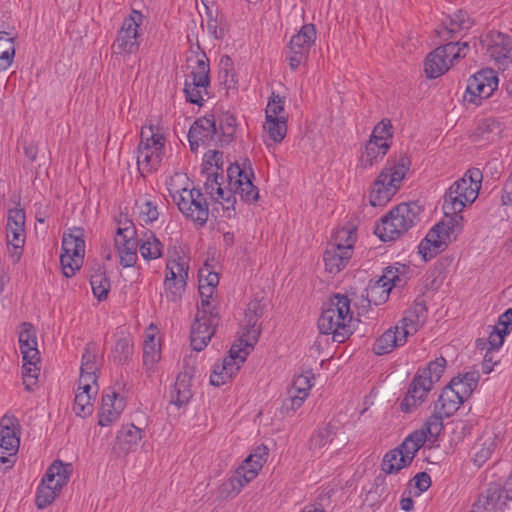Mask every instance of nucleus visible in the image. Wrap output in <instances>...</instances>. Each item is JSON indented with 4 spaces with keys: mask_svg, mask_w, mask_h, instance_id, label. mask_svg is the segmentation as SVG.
I'll use <instances>...</instances> for the list:
<instances>
[{
    "mask_svg": "<svg viewBox=\"0 0 512 512\" xmlns=\"http://www.w3.org/2000/svg\"><path fill=\"white\" fill-rule=\"evenodd\" d=\"M411 160L406 154L390 158L372 185L369 202L372 206H385L401 187L409 171Z\"/></svg>",
    "mask_w": 512,
    "mask_h": 512,
    "instance_id": "f03ea898",
    "label": "nucleus"
},
{
    "mask_svg": "<svg viewBox=\"0 0 512 512\" xmlns=\"http://www.w3.org/2000/svg\"><path fill=\"white\" fill-rule=\"evenodd\" d=\"M263 310L264 306L259 300H252L245 311L246 325L237 343L249 350H252L258 342L261 331L257 324L263 315Z\"/></svg>",
    "mask_w": 512,
    "mask_h": 512,
    "instance_id": "5701e85b",
    "label": "nucleus"
},
{
    "mask_svg": "<svg viewBox=\"0 0 512 512\" xmlns=\"http://www.w3.org/2000/svg\"><path fill=\"white\" fill-rule=\"evenodd\" d=\"M353 314L350 299L346 295L335 294L318 319L321 334H331L334 342L343 343L353 333Z\"/></svg>",
    "mask_w": 512,
    "mask_h": 512,
    "instance_id": "f257e3e1",
    "label": "nucleus"
},
{
    "mask_svg": "<svg viewBox=\"0 0 512 512\" xmlns=\"http://www.w3.org/2000/svg\"><path fill=\"white\" fill-rule=\"evenodd\" d=\"M188 271V260L185 256L178 255L176 258H171L167 261L166 275L168 276H172L180 281L187 282Z\"/></svg>",
    "mask_w": 512,
    "mask_h": 512,
    "instance_id": "09e8293b",
    "label": "nucleus"
},
{
    "mask_svg": "<svg viewBox=\"0 0 512 512\" xmlns=\"http://www.w3.org/2000/svg\"><path fill=\"white\" fill-rule=\"evenodd\" d=\"M446 368V359L444 357L436 358L429 362L428 366L417 373L418 376H425L426 380H431L432 385L438 382Z\"/></svg>",
    "mask_w": 512,
    "mask_h": 512,
    "instance_id": "13d9d810",
    "label": "nucleus"
},
{
    "mask_svg": "<svg viewBox=\"0 0 512 512\" xmlns=\"http://www.w3.org/2000/svg\"><path fill=\"white\" fill-rule=\"evenodd\" d=\"M125 400L115 391L102 396L98 424L108 426L115 422L125 408Z\"/></svg>",
    "mask_w": 512,
    "mask_h": 512,
    "instance_id": "bb28decb",
    "label": "nucleus"
},
{
    "mask_svg": "<svg viewBox=\"0 0 512 512\" xmlns=\"http://www.w3.org/2000/svg\"><path fill=\"white\" fill-rule=\"evenodd\" d=\"M498 77L492 69H482L472 75L466 87L464 101L480 105L489 98L498 87Z\"/></svg>",
    "mask_w": 512,
    "mask_h": 512,
    "instance_id": "dca6fc26",
    "label": "nucleus"
},
{
    "mask_svg": "<svg viewBox=\"0 0 512 512\" xmlns=\"http://www.w3.org/2000/svg\"><path fill=\"white\" fill-rule=\"evenodd\" d=\"M495 447L491 437L479 439L473 446V461L481 467L491 456Z\"/></svg>",
    "mask_w": 512,
    "mask_h": 512,
    "instance_id": "49530a36",
    "label": "nucleus"
},
{
    "mask_svg": "<svg viewBox=\"0 0 512 512\" xmlns=\"http://www.w3.org/2000/svg\"><path fill=\"white\" fill-rule=\"evenodd\" d=\"M250 351L241 344H233L229 350V356L225 357L221 364H215L210 375V384L219 387L230 381L240 369Z\"/></svg>",
    "mask_w": 512,
    "mask_h": 512,
    "instance_id": "f3484780",
    "label": "nucleus"
},
{
    "mask_svg": "<svg viewBox=\"0 0 512 512\" xmlns=\"http://www.w3.org/2000/svg\"><path fill=\"white\" fill-rule=\"evenodd\" d=\"M195 373L194 359L189 356L184 359L183 370L178 374L170 391L171 404L181 408L190 401L192 398L191 382Z\"/></svg>",
    "mask_w": 512,
    "mask_h": 512,
    "instance_id": "aec40b11",
    "label": "nucleus"
},
{
    "mask_svg": "<svg viewBox=\"0 0 512 512\" xmlns=\"http://www.w3.org/2000/svg\"><path fill=\"white\" fill-rule=\"evenodd\" d=\"M268 458V448L264 445L258 446L246 459L247 463L254 462V470L248 472L249 476L258 475Z\"/></svg>",
    "mask_w": 512,
    "mask_h": 512,
    "instance_id": "0e129e2a",
    "label": "nucleus"
},
{
    "mask_svg": "<svg viewBox=\"0 0 512 512\" xmlns=\"http://www.w3.org/2000/svg\"><path fill=\"white\" fill-rule=\"evenodd\" d=\"M72 473V464L55 460L47 469L36 495V506L44 509L49 506L67 484Z\"/></svg>",
    "mask_w": 512,
    "mask_h": 512,
    "instance_id": "1a4fd4ad",
    "label": "nucleus"
},
{
    "mask_svg": "<svg viewBox=\"0 0 512 512\" xmlns=\"http://www.w3.org/2000/svg\"><path fill=\"white\" fill-rule=\"evenodd\" d=\"M90 284L94 296L99 300H105L110 290V281L102 272H96L90 277Z\"/></svg>",
    "mask_w": 512,
    "mask_h": 512,
    "instance_id": "4d7b16f0",
    "label": "nucleus"
},
{
    "mask_svg": "<svg viewBox=\"0 0 512 512\" xmlns=\"http://www.w3.org/2000/svg\"><path fill=\"white\" fill-rule=\"evenodd\" d=\"M431 389L432 381L426 380L425 376H418L416 374L401 402V410L405 413L412 412L417 406L425 401L428 392Z\"/></svg>",
    "mask_w": 512,
    "mask_h": 512,
    "instance_id": "b1692460",
    "label": "nucleus"
},
{
    "mask_svg": "<svg viewBox=\"0 0 512 512\" xmlns=\"http://www.w3.org/2000/svg\"><path fill=\"white\" fill-rule=\"evenodd\" d=\"M469 50L467 42H448L430 52L424 63L426 77L435 79L446 73Z\"/></svg>",
    "mask_w": 512,
    "mask_h": 512,
    "instance_id": "6e6552de",
    "label": "nucleus"
},
{
    "mask_svg": "<svg viewBox=\"0 0 512 512\" xmlns=\"http://www.w3.org/2000/svg\"><path fill=\"white\" fill-rule=\"evenodd\" d=\"M217 136L218 130L214 115L198 118L188 132L190 148L196 152L200 145L209 146L212 142L218 141Z\"/></svg>",
    "mask_w": 512,
    "mask_h": 512,
    "instance_id": "412c9836",
    "label": "nucleus"
},
{
    "mask_svg": "<svg viewBox=\"0 0 512 512\" xmlns=\"http://www.w3.org/2000/svg\"><path fill=\"white\" fill-rule=\"evenodd\" d=\"M284 112V100L275 93H272L267 107H266V119H286L282 113Z\"/></svg>",
    "mask_w": 512,
    "mask_h": 512,
    "instance_id": "338daca9",
    "label": "nucleus"
},
{
    "mask_svg": "<svg viewBox=\"0 0 512 512\" xmlns=\"http://www.w3.org/2000/svg\"><path fill=\"white\" fill-rule=\"evenodd\" d=\"M187 282L166 275L164 281L165 296L169 301L175 302L181 298Z\"/></svg>",
    "mask_w": 512,
    "mask_h": 512,
    "instance_id": "bf43d9fd",
    "label": "nucleus"
},
{
    "mask_svg": "<svg viewBox=\"0 0 512 512\" xmlns=\"http://www.w3.org/2000/svg\"><path fill=\"white\" fill-rule=\"evenodd\" d=\"M389 148L390 143H378L376 140L369 139L365 145V150L360 157L361 167L367 169L373 166L386 155Z\"/></svg>",
    "mask_w": 512,
    "mask_h": 512,
    "instance_id": "72a5a7b5",
    "label": "nucleus"
},
{
    "mask_svg": "<svg viewBox=\"0 0 512 512\" xmlns=\"http://www.w3.org/2000/svg\"><path fill=\"white\" fill-rule=\"evenodd\" d=\"M220 78L228 88L236 84L232 59L229 56H222L220 59Z\"/></svg>",
    "mask_w": 512,
    "mask_h": 512,
    "instance_id": "e2e57ef3",
    "label": "nucleus"
},
{
    "mask_svg": "<svg viewBox=\"0 0 512 512\" xmlns=\"http://www.w3.org/2000/svg\"><path fill=\"white\" fill-rule=\"evenodd\" d=\"M100 364L97 356V346L93 342L87 343L84 352L82 354V361L80 367V375L87 376H98Z\"/></svg>",
    "mask_w": 512,
    "mask_h": 512,
    "instance_id": "e433bc0d",
    "label": "nucleus"
},
{
    "mask_svg": "<svg viewBox=\"0 0 512 512\" xmlns=\"http://www.w3.org/2000/svg\"><path fill=\"white\" fill-rule=\"evenodd\" d=\"M316 39V30L313 24L303 25L289 42V65L292 70L297 69L307 59L309 50Z\"/></svg>",
    "mask_w": 512,
    "mask_h": 512,
    "instance_id": "6ab92c4d",
    "label": "nucleus"
},
{
    "mask_svg": "<svg viewBox=\"0 0 512 512\" xmlns=\"http://www.w3.org/2000/svg\"><path fill=\"white\" fill-rule=\"evenodd\" d=\"M84 254L85 241L83 239V230L76 228L73 233L64 234L60 264L65 277L74 276L76 271L81 268Z\"/></svg>",
    "mask_w": 512,
    "mask_h": 512,
    "instance_id": "f8f14e48",
    "label": "nucleus"
},
{
    "mask_svg": "<svg viewBox=\"0 0 512 512\" xmlns=\"http://www.w3.org/2000/svg\"><path fill=\"white\" fill-rule=\"evenodd\" d=\"M485 54L500 70H506L512 65V37L507 34L491 31L480 40Z\"/></svg>",
    "mask_w": 512,
    "mask_h": 512,
    "instance_id": "ddd939ff",
    "label": "nucleus"
},
{
    "mask_svg": "<svg viewBox=\"0 0 512 512\" xmlns=\"http://www.w3.org/2000/svg\"><path fill=\"white\" fill-rule=\"evenodd\" d=\"M352 256V251L344 248V251L339 250V246L331 248L327 246L324 254L323 261L325 269L331 274H337L342 271L349 263Z\"/></svg>",
    "mask_w": 512,
    "mask_h": 512,
    "instance_id": "2f4dec72",
    "label": "nucleus"
},
{
    "mask_svg": "<svg viewBox=\"0 0 512 512\" xmlns=\"http://www.w3.org/2000/svg\"><path fill=\"white\" fill-rule=\"evenodd\" d=\"M19 423L16 417L4 415L0 419V469H11L20 445Z\"/></svg>",
    "mask_w": 512,
    "mask_h": 512,
    "instance_id": "9b49d317",
    "label": "nucleus"
},
{
    "mask_svg": "<svg viewBox=\"0 0 512 512\" xmlns=\"http://www.w3.org/2000/svg\"><path fill=\"white\" fill-rule=\"evenodd\" d=\"M96 391L93 394H87L86 392H77L74 399L73 411L76 416L85 418L93 413V399Z\"/></svg>",
    "mask_w": 512,
    "mask_h": 512,
    "instance_id": "8fccbe9b",
    "label": "nucleus"
},
{
    "mask_svg": "<svg viewBox=\"0 0 512 512\" xmlns=\"http://www.w3.org/2000/svg\"><path fill=\"white\" fill-rule=\"evenodd\" d=\"M473 24V20L466 11L458 10L447 16L442 27L437 29L436 32L443 41H448L462 31L470 29Z\"/></svg>",
    "mask_w": 512,
    "mask_h": 512,
    "instance_id": "a878e982",
    "label": "nucleus"
},
{
    "mask_svg": "<svg viewBox=\"0 0 512 512\" xmlns=\"http://www.w3.org/2000/svg\"><path fill=\"white\" fill-rule=\"evenodd\" d=\"M142 439V430L133 424L122 426L117 434V442L120 448L125 451H131Z\"/></svg>",
    "mask_w": 512,
    "mask_h": 512,
    "instance_id": "4c0bfd02",
    "label": "nucleus"
},
{
    "mask_svg": "<svg viewBox=\"0 0 512 512\" xmlns=\"http://www.w3.org/2000/svg\"><path fill=\"white\" fill-rule=\"evenodd\" d=\"M356 231L354 228H341L337 230L333 236V240L328 244L331 248L339 246V250L344 251V248L353 252L354 244L356 242Z\"/></svg>",
    "mask_w": 512,
    "mask_h": 512,
    "instance_id": "c03bdc74",
    "label": "nucleus"
},
{
    "mask_svg": "<svg viewBox=\"0 0 512 512\" xmlns=\"http://www.w3.org/2000/svg\"><path fill=\"white\" fill-rule=\"evenodd\" d=\"M252 178L254 176H244V180L233 181V184L236 185L233 189L235 194H238L246 203L256 202L259 198V190L252 183Z\"/></svg>",
    "mask_w": 512,
    "mask_h": 512,
    "instance_id": "a19ab883",
    "label": "nucleus"
},
{
    "mask_svg": "<svg viewBox=\"0 0 512 512\" xmlns=\"http://www.w3.org/2000/svg\"><path fill=\"white\" fill-rule=\"evenodd\" d=\"M141 256L146 260H154L162 256L163 244L151 231L145 232L139 246Z\"/></svg>",
    "mask_w": 512,
    "mask_h": 512,
    "instance_id": "58836bf2",
    "label": "nucleus"
},
{
    "mask_svg": "<svg viewBox=\"0 0 512 512\" xmlns=\"http://www.w3.org/2000/svg\"><path fill=\"white\" fill-rule=\"evenodd\" d=\"M134 236L135 229L132 223L117 229L114 245L119 254L120 264L123 267H132L137 260L138 242Z\"/></svg>",
    "mask_w": 512,
    "mask_h": 512,
    "instance_id": "4be33fe9",
    "label": "nucleus"
},
{
    "mask_svg": "<svg viewBox=\"0 0 512 512\" xmlns=\"http://www.w3.org/2000/svg\"><path fill=\"white\" fill-rule=\"evenodd\" d=\"M179 211L193 223L204 226L209 217V208L203 193L196 188H183L172 195Z\"/></svg>",
    "mask_w": 512,
    "mask_h": 512,
    "instance_id": "9d476101",
    "label": "nucleus"
},
{
    "mask_svg": "<svg viewBox=\"0 0 512 512\" xmlns=\"http://www.w3.org/2000/svg\"><path fill=\"white\" fill-rule=\"evenodd\" d=\"M468 204L469 202L462 198V194L455 191V188L451 185L444 195L442 208L444 214H457V212H462Z\"/></svg>",
    "mask_w": 512,
    "mask_h": 512,
    "instance_id": "37998d69",
    "label": "nucleus"
},
{
    "mask_svg": "<svg viewBox=\"0 0 512 512\" xmlns=\"http://www.w3.org/2000/svg\"><path fill=\"white\" fill-rule=\"evenodd\" d=\"M482 173L477 168L467 170L464 176L456 180L452 185L455 191L462 194L464 201H468L472 204L477 196L481 187Z\"/></svg>",
    "mask_w": 512,
    "mask_h": 512,
    "instance_id": "cd10ccee",
    "label": "nucleus"
},
{
    "mask_svg": "<svg viewBox=\"0 0 512 512\" xmlns=\"http://www.w3.org/2000/svg\"><path fill=\"white\" fill-rule=\"evenodd\" d=\"M503 131L502 124L494 118H486L479 122L472 137L477 142H494L498 140Z\"/></svg>",
    "mask_w": 512,
    "mask_h": 512,
    "instance_id": "473e14b6",
    "label": "nucleus"
},
{
    "mask_svg": "<svg viewBox=\"0 0 512 512\" xmlns=\"http://www.w3.org/2000/svg\"><path fill=\"white\" fill-rule=\"evenodd\" d=\"M207 305V302L203 304V313L196 315L195 322L191 327V346L197 352L207 346L220 320L219 313L205 314L208 311Z\"/></svg>",
    "mask_w": 512,
    "mask_h": 512,
    "instance_id": "a211bd4d",
    "label": "nucleus"
},
{
    "mask_svg": "<svg viewBox=\"0 0 512 512\" xmlns=\"http://www.w3.org/2000/svg\"><path fill=\"white\" fill-rule=\"evenodd\" d=\"M427 317V308L424 303L417 302L406 311L400 321L399 330L407 338L415 334L424 324Z\"/></svg>",
    "mask_w": 512,
    "mask_h": 512,
    "instance_id": "c85d7f7f",
    "label": "nucleus"
},
{
    "mask_svg": "<svg viewBox=\"0 0 512 512\" xmlns=\"http://www.w3.org/2000/svg\"><path fill=\"white\" fill-rule=\"evenodd\" d=\"M20 351L23 359L22 377L27 391H32L37 383L40 371V353L37 348V337L30 323H23L19 334Z\"/></svg>",
    "mask_w": 512,
    "mask_h": 512,
    "instance_id": "0eeeda50",
    "label": "nucleus"
},
{
    "mask_svg": "<svg viewBox=\"0 0 512 512\" xmlns=\"http://www.w3.org/2000/svg\"><path fill=\"white\" fill-rule=\"evenodd\" d=\"M507 333L502 332V329L500 327L494 326L492 328V331L489 333V337L487 341L483 339L477 340V346L481 349H485L486 345H489L488 350H495L499 349L504 342V337Z\"/></svg>",
    "mask_w": 512,
    "mask_h": 512,
    "instance_id": "69168bd1",
    "label": "nucleus"
},
{
    "mask_svg": "<svg viewBox=\"0 0 512 512\" xmlns=\"http://www.w3.org/2000/svg\"><path fill=\"white\" fill-rule=\"evenodd\" d=\"M479 378V372L472 370L452 378L449 384L467 400L476 389Z\"/></svg>",
    "mask_w": 512,
    "mask_h": 512,
    "instance_id": "f704fd0d",
    "label": "nucleus"
},
{
    "mask_svg": "<svg viewBox=\"0 0 512 512\" xmlns=\"http://www.w3.org/2000/svg\"><path fill=\"white\" fill-rule=\"evenodd\" d=\"M398 281H400V279L395 275L392 268H387L380 279L370 282L366 288V297L369 303L378 305L379 303L384 302L388 298L392 287L397 286Z\"/></svg>",
    "mask_w": 512,
    "mask_h": 512,
    "instance_id": "393cba45",
    "label": "nucleus"
},
{
    "mask_svg": "<svg viewBox=\"0 0 512 512\" xmlns=\"http://www.w3.org/2000/svg\"><path fill=\"white\" fill-rule=\"evenodd\" d=\"M140 136L137 165L139 172L144 176L159 166L164 153L165 138L159 128L153 125L142 127Z\"/></svg>",
    "mask_w": 512,
    "mask_h": 512,
    "instance_id": "423d86ee",
    "label": "nucleus"
},
{
    "mask_svg": "<svg viewBox=\"0 0 512 512\" xmlns=\"http://www.w3.org/2000/svg\"><path fill=\"white\" fill-rule=\"evenodd\" d=\"M445 416L434 410L433 414L426 420L424 426L419 431L424 432L425 439L427 435L436 438L443 429V418Z\"/></svg>",
    "mask_w": 512,
    "mask_h": 512,
    "instance_id": "680f3d73",
    "label": "nucleus"
},
{
    "mask_svg": "<svg viewBox=\"0 0 512 512\" xmlns=\"http://www.w3.org/2000/svg\"><path fill=\"white\" fill-rule=\"evenodd\" d=\"M420 211V206L415 202L401 203L382 218L375 233L384 242L393 241L416 225Z\"/></svg>",
    "mask_w": 512,
    "mask_h": 512,
    "instance_id": "20e7f679",
    "label": "nucleus"
},
{
    "mask_svg": "<svg viewBox=\"0 0 512 512\" xmlns=\"http://www.w3.org/2000/svg\"><path fill=\"white\" fill-rule=\"evenodd\" d=\"M223 175L217 171L207 172V179L204 183V189L212 200L218 201L224 194L223 192Z\"/></svg>",
    "mask_w": 512,
    "mask_h": 512,
    "instance_id": "864d4df0",
    "label": "nucleus"
},
{
    "mask_svg": "<svg viewBox=\"0 0 512 512\" xmlns=\"http://www.w3.org/2000/svg\"><path fill=\"white\" fill-rule=\"evenodd\" d=\"M401 458H404L401 454V450L395 448L387 452L382 460V470L386 474H393L410 465L409 462L401 461Z\"/></svg>",
    "mask_w": 512,
    "mask_h": 512,
    "instance_id": "603ef678",
    "label": "nucleus"
},
{
    "mask_svg": "<svg viewBox=\"0 0 512 512\" xmlns=\"http://www.w3.org/2000/svg\"><path fill=\"white\" fill-rule=\"evenodd\" d=\"M186 62L189 71L184 83L186 100L192 104L201 105L204 96L208 95L207 89L210 85L209 59L198 45L197 50H191Z\"/></svg>",
    "mask_w": 512,
    "mask_h": 512,
    "instance_id": "7ed1b4c3",
    "label": "nucleus"
},
{
    "mask_svg": "<svg viewBox=\"0 0 512 512\" xmlns=\"http://www.w3.org/2000/svg\"><path fill=\"white\" fill-rule=\"evenodd\" d=\"M244 176H254V172L250 167V162L245 160L243 166L239 164H231L227 169V178H228V186L234 188L236 185L233 184V181L244 180Z\"/></svg>",
    "mask_w": 512,
    "mask_h": 512,
    "instance_id": "052dcab7",
    "label": "nucleus"
},
{
    "mask_svg": "<svg viewBox=\"0 0 512 512\" xmlns=\"http://www.w3.org/2000/svg\"><path fill=\"white\" fill-rule=\"evenodd\" d=\"M139 216L145 223H153L159 217L158 207L155 201L145 199L139 204Z\"/></svg>",
    "mask_w": 512,
    "mask_h": 512,
    "instance_id": "774afa93",
    "label": "nucleus"
},
{
    "mask_svg": "<svg viewBox=\"0 0 512 512\" xmlns=\"http://www.w3.org/2000/svg\"><path fill=\"white\" fill-rule=\"evenodd\" d=\"M142 22L143 15L136 10H133L132 13L124 19L117 39L112 46L115 54L131 55L139 50L138 28Z\"/></svg>",
    "mask_w": 512,
    "mask_h": 512,
    "instance_id": "2eb2a0df",
    "label": "nucleus"
},
{
    "mask_svg": "<svg viewBox=\"0 0 512 512\" xmlns=\"http://www.w3.org/2000/svg\"><path fill=\"white\" fill-rule=\"evenodd\" d=\"M462 220L461 212L445 214V219L429 230L418 246V252L425 261L431 260L447 247L452 236L461 231Z\"/></svg>",
    "mask_w": 512,
    "mask_h": 512,
    "instance_id": "39448f33",
    "label": "nucleus"
},
{
    "mask_svg": "<svg viewBox=\"0 0 512 512\" xmlns=\"http://www.w3.org/2000/svg\"><path fill=\"white\" fill-rule=\"evenodd\" d=\"M218 122V141L221 144H229L236 132V118L232 114L226 112L219 116Z\"/></svg>",
    "mask_w": 512,
    "mask_h": 512,
    "instance_id": "79ce46f5",
    "label": "nucleus"
},
{
    "mask_svg": "<svg viewBox=\"0 0 512 512\" xmlns=\"http://www.w3.org/2000/svg\"><path fill=\"white\" fill-rule=\"evenodd\" d=\"M512 507V474L503 487L490 485L473 504L470 512H493L495 509L503 511Z\"/></svg>",
    "mask_w": 512,
    "mask_h": 512,
    "instance_id": "4468645a",
    "label": "nucleus"
},
{
    "mask_svg": "<svg viewBox=\"0 0 512 512\" xmlns=\"http://www.w3.org/2000/svg\"><path fill=\"white\" fill-rule=\"evenodd\" d=\"M425 443V435L422 431H414L409 434L405 440L396 449L401 450V454L404 458L400 460L403 462L412 463L416 453Z\"/></svg>",
    "mask_w": 512,
    "mask_h": 512,
    "instance_id": "c9c22d12",
    "label": "nucleus"
},
{
    "mask_svg": "<svg viewBox=\"0 0 512 512\" xmlns=\"http://www.w3.org/2000/svg\"><path fill=\"white\" fill-rule=\"evenodd\" d=\"M133 354V344L128 338H120L116 341L112 350L113 361L118 364H126Z\"/></svg>",
    "mask_w": 512,
    "mask_h": 512,
    "instance_id": "6e6d98bb",
    "label": "nucleus"
},
{
    "mask_svg": "<svg viewBox=\"0 0 512 512\" xmlns=\"http://www.w3.org/2000/svg\"><path fill=\"white\" fill-rule=\"evenodd\" d=\"M160 346L156 343L155 337L149 335L145 340L143 348V365L147 370H152L154 365L160 360Z\"/></svg>",
    "mask_w": 512,
    "mask_h": 512,
    "instance_id": "3c124183",
    "label": "nucleus"
},
{
    "mask_svg": "<svg viewBox=\"0 0 512 512\" xmlns=\"http://www.w3.org/2000/svg\"><path fill=\"white\" fill-rule=\"evenodd\" d=\"M263 128L268 132L270 139L280 143L286 136L287 119H266Z\"/></svg>",
    "mask_w": 512,
    "mask_h": 512,
    "instance_id": "5fc2aeb1",
    "label": "nucleus"
},
{
    "mask_svg": "<svg viewBox=\"0 0 512 512\" xmlns=\"http://www.w3.org/2000/svg\"><path fill=\"white\" fill-rule=\"evenodd\" d=\"M406 341V337L399 330V325H396L394 329H388L377 338L373 345V351L377 355L388 354L396 347L404 345Z\"/></svg>",
    "mask_w": 512,
    "mask_h": 512,
    "instance_id": "7c9ffc66",
    "label": "nucleus"
},
{
    "mask_svg": "<svg viewBox=\"0 0 512 512\" xmlns=\"http://www.w3.org/2000/svg\"><path fill=\"white\" fill-rule=\"evenodd\" d=\"M466 399L462 397L450 384H448L440 394L435 403V411L446 416H452Z\"/></svg>",
    "mask_w": 512,
    "mask_h": 512,
    "instance_id": "c756f323",
    "label": "nucleus"
},
{
    "mask_svg": "<svg viewBox=\"0 0 512 512\" xmlns=\"http://www.w3.org/2000/svg\"><path fill=\"white\" fill-rule=\"evenodd\" d=\"M335 435L334 427L331 424H327L319 428L309 440V448L312 451H320L326 445L332 442L333 436Z\"/></svg>",
    "mask_w": 512,
    "mask_h": 512,
    "instance_id": "de8ad7c7",
    "label": "nucleus"
},
{
    "mask_svg": "<svg viewBox=\"0 0 512 512\" xmlns=\"http://www.w3.org/2000/svg\"><path fill=\"white\" fill-rule=\"evenodd\" d=\"M6 239L8 251L10 252L13 262H17L20 259L25 243V230L16 231L14 228L6 229Z\"/></svg>",
    "mask_w": 512,
    "mask_h": 512,
    "instance_id": "a18cd8bd",
    "label": "nucleus"
},
{
    "mask_svg": "<svg viewBox=\"0 0 512 512\" xmlns=\"http://www.w3.org/2000/svg\"><path fill=\"white\" fill-rule=\"evenodd\" d=\"M15 36L6 31H0V72L7 70L15 57Z\"/></svg>",
    "mask_w": 512,
    "mask_h": 512,
    "instance_id": "ea45409f",
    "label": "nucleus"
}]
</instances>
